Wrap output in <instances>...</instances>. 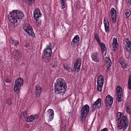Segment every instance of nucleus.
Here are the masks:
<instances>
[{
    "instance_id": "obj_1",
    "label": "nucleus",
    "mask_w": 131,
    "mask_h": 131,
    "mask_svg": "<svg viewBox=\"0 0 131 131\" xmlns=\"http://www.w3.org/2000/svg\"><path fill=\"white\" fill-rule=\"evenodd\" d=\"M24 14L21 12L14 10L10 12L8 15V19L11 23V25L15 27L20 20L23 18Z\"/></svg>"
},
{
    "instance_id": "obj_2",
    "label": "nucleus",
    "mask_w": 131,
    "mask_h": 131,
    "mask_svg": "<svg viewBox=\"0 0 131 131\" xmlns=\"http://www.w3.org/2000/svg\"><path fill=\"white\" fill-rule=\"evenodd\" d=\"M116 121H118L117 122V128L121 129L123 128V130H125L127 128L129 124L128 121L127 117L123 114L121 113L118 112L116 116Z\"/></svg>"
},
{
    "instance_id": "obj_3",
    "label": "nucleus",
    "mask_w": 131,
    "mask_h": 131,
    "mask_svg": "<svg viewBox=\"0 0 131 131\" xmlns=\"http://www.w3.org/2000/svg\"><path fill=\"white\" fill-rule=\"evenodd\" d=\"M67 86L65 81L61 78L58 79L54 84L55 92L64 93Z\"/></svg>"
},
{
    "instance_id": "obj_4",
    "label": "nucleus",
    "mask_w": 131,
    "mask_h": 131,
    "mask_svg": "<svg viewBox=\"0 0 131 131\" xmlns=\"http://www.w3.org/2000/svg\"><path fill=\"white\" fill-rule=\"evenodd\" d=\"M23 79L19 78L16 80L14 87V91L16 93L18 94L20 92V87L23 85Z\"/></svg>"
},
{
    "instance_id": "obj_5",
    "label": "nucleus",
    "mask_w": 131,
    "mask_h": 131,
    "mask_svg": "<svg viewBox=\"0 0 131 131\" xmlns=\"http://www.w3.org/2000/svg\"><path fill=\"white\" fill-rule=\"evenodd\" d=\"M89 110L90 107L87 104L84 105L82 107L81 113L82 122L85 120L86 117L89 112Z\"/></svg>"
},
{
    "instance_id": "obj_6",
    "label": "nucleus",
    "mask_w": 131,
    "mask_h": 131,
    "mask_svg": "<svg viewBox=\"0 0 131 131\" xmlns=\"http://www.w3.org/2000/svg\"><path fill=\"white\" fill-rule=\"evenodd\" d=\"M113 102V99L110 95H107L105 100V107L106 109H110L111 107Z\"/></svg>"
},
{
    "instance_id": "obj_7",
    "label": "nucleus",
    "mask_w": 131,
    "mask_h": 131,
    "mask_svg": "<svg viewBox=\"0 0 131 131\" xmlns=\"http://www.w3.org/2000/svg\"><path fill=\"white\" fill-rule=\"evenodd\" d=\"M104 82V77L102 75H100L98 77L97 81V90L100 92L102 91V89Z\"/></svg>"
},
{
    "instance_id": "obj_8",
    "label": "nucleus",
    "mask_w": 131,
    "mask_h": 131,
    "mask_svg": "<svg viewBox=\"0 0 131 131\" xmlns=\"http://www.w3.org/2000/svg\"><path fill=\"white\" fill-rule=\"evenodd\" d=\"M23 29L26 32L31 36L34 35L33 29L28 24H25L23 25Z\"/></svg>"
},
{
    "instance_id": "obj_9",
    "label": "nucleus",
    "mask_w": 131,
    "mask_h": 131,
    "mask_svg": "<svg viewBox=\"0 0 131 131\" xmlns=\"http://www.w3.org/2000/svg\"><path fill=\"white\" fill-rule=\"evenodd\" d=\"M116 91L117 100L118 102H121L122 101V96L123 94L122 88L119 85L117 86Z\"/></svg>"
},
{
    "instance_id": "obj_10",
    "label": "nucleus",
    "mask_w": 131,
    "mask_h": 131,
    "mask_svg": "<svg viewBox=\"0 0 131 131\" xmlns=\"http://www.w3.org/2000/svg\"><path fill=\"white\" fill-rule=\"evenodd\" d=\"M81 62V59L79 58L76 59L74 66V71L77 72H79Z\"/></svg>"
},
{
    "instance_id": "obj_11",
    "label": "nucleus",
    "mask_w": 131,
    "mask_h": 131,
    "mask_svg": "<svg viewBox=\"0 0 131 131\" xmlns=\"http://www.w3.org/2000/svg\"><path fill=\"white\" fill-rule=\"evenodd\" d=\"M80 38L78 35H76L73 39L71 42V45L72 47H75V45H78L79 43Z\"/></svg>"
},
{
    "instance_id": "obj_12",
    "label": "nucleus",
    "mask_w": 131,
    "mask_h": 131,
    "mask_svg": "<svg viewBox=\"0 0 131 131\" xmlns=\"http://www.w3.org/2000/svg\"><path fill=\"white\" fill-rule=\"evenodd\" d=\"M33 13V17L34 18V20H37V19H38L41 16V15H42L40 10L38 8H36V9L35 10Z\"/></svg>"
},
{
    "instance_id": "obj_13",
    "label": "nucleus",
    "mask_w": 131,
    "mask_h": 131,
    "mask_svg": "<svg viewBox=\"0 0 131 131\" xmlns=\"http://www.w3.org/2000/svg\"><path fill=\"white\" fill-rule=\"evenodd\" d=\"M112 19L114 23H115L116 17V11L113 8H112L111 10Z\"/></svg>"
},
{
    "instance_id": "obj_14",
    "label": "nucleus",
    "mask_w": 131,
    "mask_h": 131,
    "mask_svg": "<svg viewBox=\"0 0 131 131\" xmlns=\"http://www.w3.org/2000/svg\"><path fill=\"white\" fill-rule=\"evenodd\" d=\"M12 56L15 59L18 60L21 56V53L18 50H16L13 52Z\"/></svg>"
},
{
    "instance_id": "obj_15",
    "label": "nucleus",
    "mask_w": 131,
    "mask_h": 131,
    "mask_svg": "<svg viewBox=\"0 0 131 131\" xmlns=\"http://www.w3.org/2000/svg\"><path fill=\"white\" fill-rule=\"evenodd\" d=\"M63 66L64 69L68 71V72L72 73L74 71L73 69L71 68L69 65L67 63H63Z\"/></svg>"
},
{
    "instance_id": "obj_16",
    "label": "nucleus",
    "mask_w": 131,
    "mask_h": 131,
    "mask_svg": "<svg viewBox=\"0 0 131 131\" xmlns=\"http://www.w3.org/2000/svg\"><path fill=\"white\" fill-rule=\"evenodd\" d=\"M106 64V66L107 67V68L106 71H108L111 70L110 67L112 65V63L111 60H110L109 58L106 57L105 58L104 61Z\"/></svg>"
},
{
    "instance_id": "obj_17",
    "label": "nucleus",
    "mask_w": 131,
    "mask_h": 131,
    "mask_svg": "<svg viewBox=\"0 0 131 131\" xmlns=\"http://www.w3.org/2000/svg\"><path fill=\"white\" fill-rule=\"evenodd\" d=\"M101 99L99 98L93 104L92 107L94 109L98 108L100 107L101 105Z\"/></svg>"
},
{
    "instance_id": "obj_18",
    "label": "nucleus",
    "mask_w": 131,
    "mask_h": 131,
    "mask_svg": "<svg viewBox=\"0 0 131 131\" xmlns=\"http://www.w3.org/2000/svg\"><path fill=\"white\" fill-rule=\"evenodd\" d=\"M126 42L125 45L126 50L127 51L131 53V41H130L128 38L126 39Z\"/></svg>"
},
{
    "instance_id": "obj_19",
    "label": "nucleus",
    "mask_w": 131,
    "mask_h": 131,
    "mask_svg": "<svg viewBox=\"0 0 131 131\" xmlns=\"http://www.w3.org/2000/svg\"><path fill=\"white\" fill-rule=\"evenodd\" d=\"M38 118L37 115H31L28 116L26 118V121L28 122H32Z\"/></svg>"
},
{
    "instance_id": "obj_20",
    "label": "nucleus",
    "mask_w": 131,
    "mask_h": 131,
    "mask_svg": "<svg viewBox=\"0 0 131 131\" xmlns=\"http://www.w3.org/2000/svg\"><path fill=\"white\" fill-rule=\"evenodd\" d=\"M104 23L105 31L108 33L110 31L109 22L107 19V21L105 20V18L104 19Z\"/></svg>"
},
{
    "instance_id": "obj_21",
    "label": "nucleus",
    "mask_w": 131,
    "mask_h": 131,
    "mask_svg": "<svg viewBox=\"0 0 131 131\" xmlns=\"http://www.w3.org/2000/svg\"><path fill=\"white\" fill-rule=\"evenodd\" d=\"M91 57L95 62H98L99 61L98 55L96 53H93L91 56Z\"/></svg>"
},
{
    "instance_id": "obj_22",
    "label": "nucleus",
    "mask_w": 131,
    "mask_h": 131,
    "mask_svg": "<svg viewBox=\"0 0 131 131\" xmlns=\"http://www.w3.org/2000/svg\"><path fill=\"white\" fill-rule=\"evenodd\" d=\"M51 54L45 53H43L42 56V59H46L48 61L51 58Z\"/></svg>"
},
{
    "instance_id": "obj_23",
    "label": "nucleus",
    "mask_w": 131,
    "mask_h": 131,
    "mask_svg": "<svg viewBox=\"0 0 131 131\" xmlns=\"http://www.w3.org/2000/svg\"><path fill=\"white\" fill-rule=\"evenodd\" d=\"M124 59L122 58H120L119 60V62L122 65V67L124 68H127V65L126 64Z\"/></svg>"
},
{
    "instance_id": "obj_24",
    "label": "nucleus",
    "mask_w": 131,
    "mask_h": 131,
    "mask_svg": "<svg viewBox=\"0 0 131 131\" xmlns=\"http://www.w3.org/2000/svg\"><path fill=\"white\" fill-rule=\"evenodd\" d=\"M41 88L38 85L36 87L35 92L36 93V96H37L41 94Z\"/></svg>"
},
{
    "instance_id": "obj_25",
    "label": "nucleus",
    "mask_w": 131,
    "mask_h": 131,
    "mask_svg": "<svg viewBox=\"0 0 131 131\" xmlns=\"http://www.w3.org/2000/svg\"><path fill=\"white\" fill-rule=\"evenodd\" d=\"M48 112L49 114V119H50V120H49V121H51L53 119L54 117V112L52 110L49 109L48 111Z\"/></svg>"
},
{
    "instance_id": "obj_26",
    "label": "nucleus",
    "mask_w": 131,
    "mask_h": 131,
    "mask_svg": "<svg viewBox=\"0 0 131 131\" xmlns=\"http://www.w3.org/2000/svg\"><path fill=\"white\" fill-rule=\"evenodd\" d=\"M113 45V47L116 49L117 47L118 44L117 42V39L115 37H114L113 39V41L112 44Z\"/></svg>"
},
{
    "instance_id": "obj_27",
    "label": "nucleus",
    "mask_w": 131,
    "mask_h": 131,
    "mask_svg": "<svg viewBox=\"0 0 131 131\" xmlns=\"http://www.w3.org/2000/svg\"><path fill=\"white\" fill-rule=\"evenodd\" d=\"M52 49L50 48H47L46 47L43 50V53H49L52 54Z\"/></svg>"
},
{
    "instance_id": "obj_28",
    "label": "nucleus",
    "mask_w": 131,
    "mask_h": 131,
    "mask_svg": "<svg viewBox=\"0 0 131 131\" xmlns=\"http://www.w3.org/2000/svg\"><path fill=\"white\" fill-rule=\"evenodd\" d=\"M99 45L101 46L102 52H104L105 50L106 49L105 45L104 43L101 42L100 43V44H99Z\"/></svg>"
},
{
    "instance_id": "obj_29",
    "label": "nucleus",
    "mask_w": 131,
    "mask_h": 131,
    "mask_svg": "<svg viewBox=\"0 0 131 131\" xmlns=\"http://www.w3.org/2000/svg\"><path fill=\"white\" fill-rule=\"evenodd\" d=\"M12 100L11 98L10 97L8 98L6 101V104L9 106L10 105L12 104Z\"/></svg>"
},
{
    "instance_id": "obj_30",
    "label": "nucleus",
    "mask_w": 131,
    "mask_h": 131,
    "mask_svg": "<svg viewBox=\"0 0 131 131\" xmlns=\"http://www.w3.org/2000/svg\"><path fill=\"white\" fill-rule=\"evenodd\" d=\"M128 88L131 90V75H130L128 83Z\"/></svg>"
},
{
    "instance_id": "obj_31",
    "label": "nucleus",
    "mask_w": 131,
    "mask_h": 131,
    "mask_svg": "<svg viewBox=\"0 0 131 131\" xmlns=\"http://www.w3.org/2000/svg\"><path fill=\"white\" fill-rule=\"evenodd\" d=\"M12 44L14 46H17L19 45V42L18 40H16L13 39L12 40Z\"/></svg>"
},
{
    "instance_id": "obj_32",
    "label": "nucleus",
    "mask_w": 131,
    "mask_h": 131,
    "mask_svg": "<svg viewBox=\"0 0 131 131\" xmlns=\"http://www.w3.org/2000/svg\"><path fill=\"white\" fill-rule=\"evenodd\" d=\"M28 112L27 111L22 112L21 113V116H23L24 118H25L28 114Z\"/></svg>"
},
{
    "instance_id": "obj_33",
    "label": "nucleus",
    "mask_w": 131,
    "mask_h": 131,
    "mask_svg": "<svg viewBox=\"0 0 131 131\" xmlns=\"http://www.w3.org/2000/svg\"><path fill=\"white\" fill-rule=\"evenodd\" d=\"M47 48H50L52 49H53L54 47V45L53 43H52L50 42L49 43L48 45H47Z\"/></svg>"
},
{
    "instance_id": "obj_34",
    "label": "nucleus",
    "mask_w": 131,
    "mask_h": 131,
    "mask_svg": "<svg viewBox=\"0 0 131 131\" xmlns=\"http://www.w3.org/2000/svg\"><path fill=\"white\" fill-rule=\"evenodd\" d=\"M50 65L53 68L56 67L57 66L56 62L55 61H53L51 63Z\"/></svg>"
},
{
    "instance_id": "obj_35",
    "label": "nucleus",
    "mask_w": 131,
    "mask_h": 131,
    "mask_svg": "<svg viewBox=\"0 0 131 131\" xmlns=\"http://www.w3.org/2000/svg\"><path fill=\"white\" fill-rule=\"evenodd\" d=\"M75 7L78 9H80L81 7V6L80 4L79 3L76 4L75 5Z\"/></svg>"
},
{
    "instance_id": "obj_36",
    "label": "nucleus",
    "mask_w": 131,
    "mask_h": 131,
    "mask_svg": "<svg viewBox=\"0 0 131 131\" xmlns=\"http://www.w3.org/2000/svg\"><path fill=\"white\" fill-rule=\"evenodd\" d=\"M61 4L62 5V9L64 8L65 7L66 5L65 4L64 2H60Z\"/></svg>"
},
{
    "instance_id": "obj_37",
    "label": "nucleus",
    "mask_w": 131,
    "mask_h": 131,
    "mask_svg": "<svg viewBox=\"0 0 131 131\" xmlns=\"http://www.w3.org/2000/svg\"><path fill=\"white\" fill-rule=\"evenodd\" d=\"M125 15H126V18H128L129 16L130 15V14L129 12H126L125 13Z\"/></svg>"
},
{
    "instance_id": "obj_38",
    "label": "nucleus",
    "mask_w": 131,
    "mask_h": 131,
    "mask_svg": "<svg viewBox=\"0 0 131 131\" xmlns=\"http://www.w3.org/2000/svg\"><path fill=\"white\" fill-rule=\"evenodd\" d=\"M36 24L37 25H38L41 23V21L39 20V19H37V20H36Z\"/></svg>"
},
{
    "instance_id": "obj_39",
    "label": "nucleus",
    "mask_w": 131,
    "mask_h": 131,
    "mask_svg": "<svg viewBox=\"0 0 131 131\" xmlns=\"http://www.w3.org/2000/svg\"><path fill=\"white\" fill-rule=\"evenodd\" d=\"M5 81L7 83H10L11 82L10 80L9 79H5Z\"/></svg>"
},
{
    "instance_id": "obj_40",
    "label": "nucleus",
    "mask_w": 131,
    "mask_h": 131,
    "mask_svg": "<svg viewBox=\"0 0 131 131\" xmlns=\"http://www.w3.org/2000/svg\"><path fill=\"white\" fill-rule=\"evenodd\" d=\"M126 112L128 113H129L130 114V110H129V108L128 107H126Z\"/></svg>"
},
{
    "instance_id": "obj_41",
    "label": "nucleus",
    "mask_w": 131,
    "mask_h": 131,
    "mask_svg": "<svg viewBox=\"0 0 131 131\" xmlns=\"http://www.w3.org/2000/svg\"><path fill=\"white\" fill-rule=\"evenodd\" d=\"M94 37L96 39H99V36L98 34H95L94 35Z\"/></svg>"
},
{
    "instance_id": "obj_42",
    "label": "nucleus",
    "mask_w": 131,
    "mask_h": 131,
    "mask_svg": "<svg viewBox=\"0 0 131 131\" xmlns=\"http://www.w3.org/2000/svg\"><path fill=\"white\" fill-rule=\"evenodd\" d=\"M29 46V44L28 43L26 42L25 44V46L26 47V48H28Z\"/></svg>"
},
{
    "instance_id": "obj_43",
    "label": "nucleus",
    "mask_w": 131,
    "mask_h": 131,
    "mask_svg": "<svg viewBox=\"0 0 131 131\" xmlns=\"http://www.w3.org/2000/svg\"><path fill=\"white\" fill-rule=\"evenodd\" d=\"M100 131H108L107 129L106 128L102 129Z\"/></svg>"
},
{
    "instance_id": "obj_44",
    "label": "nucleus",
    "mask_w": 131,
    "mask_h": 131,
    "mask_svg": "<svg viewBox=\"0 0 131 131\" xmlns=\"http://www.w3.org/2000/svg\"><path fill=\"white\" fill-rule=\"evenodd\" d=\"M66 125H65L62 128L63 129H64V131H66Z\"/></svg>"
},
{
    "instance_id": "obj_45",
    "label": "nucleus",
    "mask_w": 131,
    "mask_h": 131,
    "mask_svg": "<svg viewBox=\"0 0 131 131\" xmlns=\"http://www.w3.org/2000/svg\"><path fill=\"white\" fill-rule=\"evenodd\" d=\"M96 40L97 41V42L98 43H99V44H100V43H101V42L99 38L98 39H96Z\"/></svg>"
},
{
    "instance_id": "obj_46",
    "label": "nucleus",
    "mask_w": 131,
    "mask_h": 131,
    "mask_svg": "<svg viewBox=\"0 0 131 131\" xmlns=\"http://www.w3.org/2000/svg\"><path fill=\"white\" fill-rule=\"evenodd\" d=\"M64 2V0H61L60 2L62 3V2Z\"/></svg>"
},
{
    "instance_id": "obj_47",
    "label": "nucleus",
    "mask_w": 131,
    "mask_h": 131,
    "mask_svg": "<svg viewBox=\"0 0 131 131\" xmlns=\"http://www.w3.org/2000/svg\"><path fill=\"white\" fill-rule=\"evenodd\" d=\"M117 0H116V1L117 2Z\"/></svg>"
},
{
    "instance_id": "obj_48",
    "label": "nucleus",
    "mask_w": 131,
    "mask_h": 131,
    "mask_svg": "<svg viewBox=\"0 0 131 131\" xmlns=\"http://www.w3.org/2000/svg\"><path fill=\"white\" fill-rule=\"evenodd\" d=\"M1 61V60L0 59V62Z\"/></svg>"
}]
</instances>
